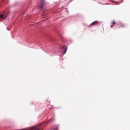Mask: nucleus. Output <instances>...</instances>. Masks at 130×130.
<instances>
[{
	"label": "nucleus",
	"instance_id": "nucleus-4",
	"mask_svg": "<svg viewBox=\"0 0 130 130\" xmlns=\"http://www.w3.org/2000/svg\"><path fill=\"white\" fill-rule=\"evenodd\" d=\"M62 49H63V51H62L63 54H66V53L68 50V47H67L66 46H63V47H62Z\"/></svg>",
	"mask_w": 130,
	"mask_h": 130
},
{
	"label": "nucleus",
	"instance_id": "nucleus-10",
	"mask_svg": "<svg viewBox=\"0 0 130 130\" xmlns=\"http://www.w3.org/2000/svg\"><path fill=\"white\" fill-rule=\"evenodd\" d=\"M111 28H113V26L111 25Z\"/></svg>",
	"mask_w": 130,
	"mask_h": 130
},
{
	"label": "nucleus",
	"instance_id": "nucleus-8",
	"mask_svg": "<svg viewBox=\"0 0 130 130\" xmlns=\"http://www.w3.org/2000/svg\"><path fill=\"white\" fill-rule=\"evenodd\" d=\"M44 124H45V123H43L42 124H41V125H43V126H44Z\"/></svg>",
	"mask_w": 130,
	"mask_h": 130
},
{
	"label": "nucleus",
	"instance_id": "nucleus-3",
	"mask_svg": "<svg viewBox=\"0 0 130 130\" xmlns=\"http://www.w3.org/2000/svg\"><path fill=\"white\" fill-rule=\"evenodd\" d=\"M8 15L9 12L6 13V14H0V18H1V19H6Z\"/></svg>",
	"mask_w": 130,
	"mask_h": 130
},
{
	"label": "nucleus",
	"instance_id": "nucleus-1",
	"mask_svg": "<svg viewBox=\"0 0 130 130\" xmlns=\"http://www.w3.org/2000/svg\"><path fill=\"white\" fill-rule=\"evenodd\" d=\"M41 125H37L36 126H35L34 127H32L31 128H29L27 130H40L41 128Z\"/></svg>",
	"mask_w": 130,
	"mask_h": 130
},
{
	"label": "nucleus",
	"instance_id": "nucleus-6",
	"mask_svg": "<svg viewBox=\"0 0 130 130\" xmlns=\"http://www.w3.org/2000/svg\"><path fill=\"white\" fill-rule=\"evenodd\" d=\"M112 24V25H115V24H116V23L115 22V21L113 20Z\"/></svg>",
	"mask_w": 130,
	"mask_h": 130
},
{
	"label": "nucleus",
	"instance_id": "nucleus-5",
	"mask_svg": "<svg viewBox=\"0 0 130 130\" xmlns=\"http://www.w3.org/2000/svg\"><path fill=\"white\" fill-rule=\"evenodd\" d=\"M96 23H98V21H95L93 22H92L91 24H90L89 27H92V26H94V25H96Z\"/></svg>",
	"mask_w": 130,
	"mask_h": 130
},
{
	"label": "nucleus",
	"instance_id": "nucleus-2",
	"mask_svg": "<svg viewBox=\"0 0 130 130\" xmlns=\"http://www.w3.org/2000/svg\"><path fill=\"white\" fill-rule=\"evenodd\" d=\"M44 6H45V1L41 0V2L40 4V8L41 9H43L44 8Z\"/></svg>",
	"mask_w": 130,
	"mask_h": 130
},
{
	"label": "nucleus",
	"instance_id": "nucleus-7",
	"mask_svg": "<svg viewBox=\"0 0 130 130\" xmlns=\"http://www.w3.org/2000/svg\"><path fill=\"white\" fill-rule=\"evenodd\" d=\"M49 121H51V120H49L48 121L46 122V124H47L48 123H49Z\"/></svg>",
	"mask_w": 130,
	"mask_h": 130
},
{
	"label": "nucleus",
	"instance_id": "nucleus-9",
	"mask_svg": "<svg viewBox=\"0 0 130 130\" xmlns=\"http://www.w3.org/2000/svg\"><path fill=\"white\" fill-rule=\"evenodd\" d=\"M124 27H125V26H124V25L121 26V28H124Z\"/></svg>",
	"mask_w": 130,
	"mask_h": 130
}]
</instances>
